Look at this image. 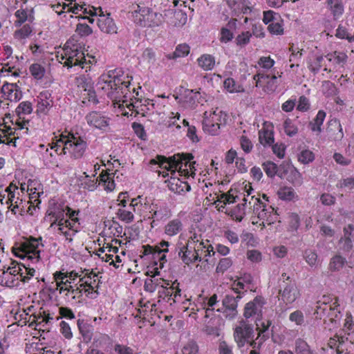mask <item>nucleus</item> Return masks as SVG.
Listing matches in <instances>:
<instances>
[{
    "label": "nucleus",
    "instance_id": "774afa93",
    "mask_svg": "<svg viewBox=\"0 0 354 354\" xmlns=\"http://www.w3.org/2000/svg\"><path fill=\"white\" fill-rule=\"evenodd\" d=\"M268 30L271 35H282L284 33L283 20L280 18L276 21H272L268 26Z\"/></svg>",
    "mask_w": 354,
    "mask_h": 354
},
{
    "label": "nucleus",
    "instance_id": "4468645a",
    "mask_svg": "<svg viewBox=\"0 0 354 354\" xmlns=\"http://www.w3.org/2000/svg\"><path fill=\"white\" fill-rule=\"evenodd\" d=\"M227 117L222 111H205L203 121L204 131L212 136L218 134L221 126L226 123Z\"/></svg>",
    "mask_w": 354,
    "mask_h": 354
},
{
    "label": "nucleus",
    "instance_id": "7ed1b4c3",
    "mask_svg": "<svg viewBox=\"0 0 354 354\" xmlns=\"http://www.w3.org/2000/svg\"><path fill=\"white\" fill-rule=\"evenodd\" d=\"M57 58L61 64L68 68L80 66L86 72L91 70L97 62L94 56H85L84 47L74 39H68L61 50L57 52Z\"/></svg>",
    "mask_w": 354,
    "mask_h": 354
},
{
    "label": "nucleus",
    "instance_id": "393cba45",
    "mask_svg": "<svg viewBox=\"0 0 354 354\" xmlns=\"http://www.w3.org/2000/svg\"><path fill=\"white\" fill-rule=\"evenodd\" d=\"M129 207L135 214L145 218L149 215L151 203L147 201L146 198H143L142 196H138L131 200Z\"/></svg>",
    "mask_w": 354,
    "mask_h": 354
},
{
    "label": "nucleus",
    "instance_id": "864d4df0",
    "mask_svg": "<svg viewBox=\"0 0 354 354\" xmlns=\"http://www.w3.org/2000/svg\"><path fill=\"white\" fill-rule=\"evenodd\" d=\"M344 337L336 335L329 339L328 345L330 348H335L337 354H342L344 352Z\"/></svg>",
    "mask_w": 354,
    "mask_h": 354
},
{
    "label": "nucleus",
    "instance_id": "338daca9",
    "mask_svg": "<svg viewBox=\"0 0 354 354\" xmlns=\"http://www.w3.org/2000/svg\"><path fill=\"white\" fill-rule=\"evenodd\" d=\"M97 179L95 177L90 178L88 176H86L82 180L80 185V187L84 189L88 190L89 192L94 191L97 185Z\"/></svg>",
    "mask_w": 354,
    "mask_h": 354
},
{
    "label": "nucleus",
    "instance_id": "7c9ffc66",
    "mask_svg": "<svg viewBox=\"0 0 354 354\" xmlns=\"http://www.w3.org/2000/svg\"><path fill=\"white\" fill-rule=\"evenodd\" d=\"M263 305V298L261 296L254 297L252 301L246 304L244 308V317L247 319L250 318L261 312Z\"/></svg>",
    "mask_w": 354,
    "mask_h": 354
},
{
    "label": "nucleus",
    "instance_id": "cd10ccee",
    "mask_svg": "<svg viewBox=\"0 0 354 354\" xmlns=\"http://www.w3.org/2000/svg\"><path fill=\"white\" fill-rule=\"evenodd\" d=\"M171 216V211L166 204L151 203L149 218H154L155 221H163Z\"/></svg>",
    "mask_w": 354,
    "mask_h": 354
},
{
    "label": "nucleus",
    "instance_id": "2f4dec72",
    "mask_svg": "<svg viewBox=\"0 0 354 354\" xmlns=\"http://www.w3.org/2000/svg\"><path fill=\"white\" fill-rule=\"evenodd\" d=\"M50 94L48 91L41 92L37 96V113L47 114L53 106V100L50 99Z\"/></svg>",
    "mask_w": 354,
    "mask_h": 354
},
{
    "label": "nucleus",
    "instance_id": "72a5a7b5",
    "mask_svg": "<svg viewBox=\"0 0 354 354\" xmlns=\"http://www.w3.org/2000/svg\"><path fill=\"white\" fill-rule=\"evenodd\" d=\"M259 140L264 147L271 146L274 141L273 127L264 123L259 131Z\"/></svg>",
    "mask_w": 354,
    "mask_h": 354
},
{
    "label": "nucleus",
    "instance_id": "f257e3e1",
    "mask_svg": "<svg viewBox=\"0 0 354 354\" xmlns=\"http://www.w3.org/2000/svg\"><path fill=\"white\" fill-rule=\"evenodd\" d=\"M101 80L103 82L102 88L107 91V96L115 108L127 107L132 113L135 112V115L142 116H146L153 109L151 100L138 97V92L136 88H131L132 77L121 69L109 71L101 77Z\"/></svg>",
    "mask_w": 354,
    "mask_h": 354
},
{
    "label": "nucleus",
    "instance_id": "c9c22d12",
    "mask_svg": "<svg viewBox=\"0 0 354 354\" xmlns=\"http://www.w3.org/2000/svg\"><path fill=\"white\" fill-rule=\"evenodd\" d=\"M74 83L77 87V92H87V94L90 95V93L93 89V84L92 80L88 75H80L77 76L75 79Z\"/></svg>",
    "mask_w": 354,
    "mask_h": 354
},
{
    "label": "nucleus",
    "instance_id": "052dcab7",
    "mask_svg": "<svg viewBox=\"0 0 354 354\" xmlns=\"http://www.w3.org/2000/svg\"><path fill=\"white\" fill-rule=\"evenodd\" d=\"M57 156L59 154L55 153V151L50 148L47 147L44 154L45 165L48 167H58V161Z\"/></svg>",
    "mask_w": 354,
    "mask_h": 354
},
{
    "label": "nucleus",
    "instance_id": "bf43d9fd",
    "mask_svg": "<svg viewBox=\"0 0 354 354\" xmlns=\"http://www.w3.org/2000/svg\"><path fill=\"white\" fill-rule=\"evenodd\" d=\"M322 91L324 95L326 97L335 96L338 93V88L335 84L329 80L322 82Z\"/></svg>",
    "mask_w": 354,
    "mask_h": 354
},
{
    "label": "nucleus",
    "instance_id": "4d7b16f0",
    "mask_svg": "<svg viewBox=\"0 0 354 354\" xmlns=\"http://www.w3.org/2000/svg\"><path fill=\"white\" fill-rule=\"evenodd\" d=\"M133 210L127 208H118L116 212L117 218L126 223H131L134 221Z\"/></svg>",
    "mask_w": 354,
    "mask_h": 354
},
{
    "label": "nucleus",
    "instance_id": "473e14b6",
    "mask_svg": "<svg viewBox=\"0 0 354 354\" xmlns=\"http://www.w3.org/2000/svg\"><path fill=\"white\" fill-rule=\"evenodd\" d=\"M77 326L84 343H89L93 336L94 327L84 319L77 321Z\"/></svg>",
    "mask_w": 354,
    "mask_h": 354
},
{
    "label": "nucleus",
    "instance_id": "ea45409f",
    "mask_svg": "<svg viewBox=\"0 0 354 354\" xmlns=\"http://www.w3.org/2000/svg\"><path fill=\"white\" fill-rule=\"evenodd\" d=\"M167 282L171 283L173 281L165 280L162 278L147 279L145 281L144 289L147 292H153L156 290L157 288L160 286V289L158 291V295H159V291L162 289V286H166ZM161 300L163 301V299L160 298L158 296V302H160Z\"/></svg>",
    "mask_w": 354,
    "mask_h": 354
},
{
    "label": "nucleus",
    "instance_id": "ddd939ff",
    "mask_svg": "<svg viewBox=\"0 0 354 354\" xmlns=\"http://www.w3.org/2000/svg\"><path fill=\"white\" fill-rule=\"evenodd\" d=\"M189 246V243H186L179 248L178 251L179 257L187 265L203 260L208 261L207 257L213 255L208 248H200L194 245L190 248Z\"/></svg>",
    "mask_w": 354,
    "mask_h": 354
},
{
    "label": "nucleus",
    "instance_id": "a19ab883",
    "mask_svg": "<svg viewBox=\"0 0 354 354\" xmlns=\"http://www.w3.org/2000/svg\"><path fill=\"white\" fill-rule=\"evenodd\" d=\"M183 224L180 218L170 220L164 227V232L169 236H174L183 230Z\"/></svg>",
    "mask_w": 354,
    "mask_h": 354
},
{
    "label": "nucleus",
    "instance_id": "9d476101",
    "mask_svg": "<svg viewBox=\"0 0 354 354\" xmlns=\"http://www.w3.org/2000/svg\"><path fill=\"white\" fill-rule=\"evenodd\" d=\"M279 281H282L279 290V301L286 305L292 304L301 296L300 290L295 281L286 273L281 274Z\"/></svg>",
    "mask_w": 354,
    "mask_h": 354
},
{
    "label": "nucleus",
    "instance_id": "20e7f679",
    "mask_svg": "<svg viewBox=\"0 0 354 354\" xmlns=\"http://www.w3.org/2000/svg\"><path fill=\"white\" fill-rule=\"evenodd\" d=\"M315 315L316 319L324 321L325 328L328 330L337 327L342 317L339 297L334 295H323L317 302Z\"/></svg>",
    "mask_w": 354,
    "mask_h": 354
},
{
    "label": "nucleus",
    "instance_id": "aec40b11",
    "mask_svg": "<svg viewBox=\"0 0 354 354\" xmlns=\"http://www.w3.org/2000/svg\"><path fill=\"white\" fill-rule=\"evenodd\" d=\"M135 318L140 319V322H147L150 325L155 323L154 317L158 316L156 309V304L147 301L142 304V301H140V307L136 309V313L133 314Z\"/></svg>",
    "mask_w": 354,
    "mask_h": 354
},
{
    "label": "nucleus",
    "instance_id": "0eeeda50",
    "mask_svg": "<svg viewBox=\"0 0 354 354\" xmlns=\"http://www.w3.org/2000/svg\"><path fill=\"white\" fill-rule=\"evenodd\" d=\"M60 141L64 143L61 153L68 155L72 160H80L86 154L88 149V142L86 133L75 129L62 133Z\"/></svg>",
    "mask_w": 354,
    "mask_h": 354
},
{
    "label": "nucleus",
    "instance_id": "a18cd8bd",
    "mask_svg": "<svg viewBox=\"0 0 354 354\" xmlns=\"http://www.w3.org/2000/svg\"><path fill=\"white\" fill-rule=\"evenodd\" d=\"M326 113L324 110H319L315 118L309 122V127L313 132L320 133L322 131V125L325 120Z\"/></svg>",
    "mask_w": 354,
    "mask_h": 354
},
{
    "label": "nucleus",
    "instance_id": "2eb2a0df",
    "mask_svg": "<svg viewBox=\"0 0 354 354\" xmlns=\"http://www.w3.org/2000/svg\"><path fill=\"white\" fill-rule=\"evenodd\" d=\"M18 118L15 121L17 128H12L5 125V129H0V143L16 147V140L19 136L17 131L25 129L24 133H28V129L26 127L28 123V120H25L21 115H17Z\"/></svg>",
    "mask_w": 354,
    "mask_h": 354
},
{
    "label": "nucleus",
    "instance_id": "f704fd0d",
    "mask_svg": "<svg viewBox=\"0 0 354 354\" xmlns=\"http://www.w3.org/2000/svg\"><path fill=\"white\" fill-rule=\"evenodd\" d=\"M326 57L329 62L332 63L335 68H343L348 59L346 53L337 50L328 53Z\"/></svg>",
    "mask_w": 354,
    "mask_h": 354
},
{
    "label": "nucleus",
    "instance_id": "39448f33",
    "mask_svg": "<svg viewBox=\"0 0 354 354\" xmlns=\"http://www.w3.org/2000/svg\"><path fill=\"white\" fill-rule=\"evenodd\" d=\"M240 195H243V201H248L250 209H252L253 213L257 216L260 221H262L263 225H271L278 221V214L277 210L271 205H266L263 203L260 198L252 195L254 189L251 184H245Z\"/></svg>",
    "mask_w": 354,
    "mask_h": 354
},
{
    "label": "nucleus",
    "instance_id": "603ef678",
    "mask_svg": "<svg viewBox=\"0 0 354 354\" xmlns=\"http://www.w3.org/2000/svg\"><path fill=\"white\" fill-rule=\"evenodd\" d=\"M100 181L104 190L107 192H110L114 190L115 184L113 180V174L109 173H102L100 174Z\"/></svg>",
    "mask_w": 354,
    "mask_h": 354
},
{
    "label": "nucleus",
    "instance_id": "4c0bfd02",
    "mask_svg": "<svg viewBox=\"0 0 354 354\" xmlns=\"http://www.w3.org/2000/svg\"><path fill=\"white\" fill-rule=\"evenodd\" d=\"M32 321H31L32 326L35 324L36 326L42 325L50 323L53 319V315L49 313L48 310H45L42 308L39 309L38 313H32Z\"/></svg>",
    "mask_w": 354,
    "mask_h": 354
},
{
    "label": "nucleus",
    "instance_id": "6e6552de",
    "mask_svg": "<svg viewBox=\"0 0 354 354\" xmlns=\"http://www.w3.org/2000/svg\"><path fill=\"white\" fill-rule=\"evenodd\" d=\"M159 297L169 305L181 303L182 309L187 313L186 315L194 319L197 318L198 311L196 310V306L194 300L192 301L190 299L183 300L180 283L177 280L174 281L171 283L167 282L166 286H162L159 291Z\"/></svg>",
    "mask_w": 354,
    "mask_h": 354
},
{
    "label": "nucleus",
    "instance_id": "6ab92c4d",
    "mask_svg": "<svg viewBox=\"0 0 354 354\" xmlns=\"http://www.w3.org/2000/svg\"><path fill=\"white\" fill-rule=\"evenodd\" d=\"M53 279L56 283V289L59 290V294L65 292L66 296L69 294L73 295V298L78 296L80 290L77 283L75 286L71 285V281L67 279V276L62 271H56L53 274Z\"/></svg>",
    "mask_w": 354,
    "mask_h": 354
},
{
    "label": "nucleus",
    "instance_id": "a878e982",
    "mask_svg": "<svg viewBox=\"0 0 354 354\" xmlns=\"http://www.w3.org/2000/svg\"><path fill=\"white\" fill-rule=\"evenodd\" d=\"M1 92L2 97L10 102H18L22 97L21 88L17 84L5 82L1 86Z\"/></svg>",
    "mask_w": 354,
    "mask_h": 354
},
{
    "label": "nucleus",
    "instance_id": "8fccbe9b",
    "mask_svg": "<svg viewBox=\"0 0 354 354\" xmlns=\"http://www.w3.org/2000/svg\"><path fill=\"white\" fill-rule=\"evenodd\" d=\"M34 307L30 306L28 307L26 309H23L21 311H19L16 313L15 319H17L19 318V322H21V324L26 325L29 324V326H32L31 321H32V313L30 314Z\"/></svg>",
    "mask_w": 354,
    "mask_h": 354
},
{
    "label": "nucleus",
    "instance_id": "a211bd4d",
    "mask_svg": "<svg viewBox=\"0 0 354 354\" xmlns=\"http://www.w3.org/2000/svg\"><path fill=\"white\" fill-rule=\"evenodd\" d=\"M6 200L5 204L8 206V209H10L14 214H16V209H20L23 210L24 205H23L22 195L20 194L19 188L15 183H11L6 188Z\"/></svg>",
    "mask_w": 354,
    "mask_h": 354
},
{
    "label": "nucleus",
    "instance_id": "c756f323",
    "mask_svg": "<svg viewBox=\"0 0 354 354\" xmlns=\"http://www.w3.org/2000/svg\"><path fill=\"white\" fill-rule=\"evenodd\" d=\"M242 297L241 295L234 297L231 295H226L223 300V305L225 307L224 313L227 317L234 318L237 314L238 301Z\"/></svg>",
    "mask_w": 354,
    "mask_h": 354
},
{
    "label": "nucleus",
    "instance_id": "37998d69",
    "mask_svg": "<svg viewBox=\"0 0 354 354\" xmlns=\"http://www.w3.org/2000/svg\"><path fill=\"white\" fill-rule=\"evenodd\" d=\"M236 19L230 20L226 27H222L219 32V41L221 43L227 44L234 38V33L230 29L236 26Z\"/></svg>",
    "mask_w": 354,
    "mask_h": 354
},
{
    "label": "nucleus",
    "instance_id": "5701e85b",
    "mask_svg": "<svg viewBox=\"0 0 354 354\" xmlns=\"http://www.w3.org/2000/svg\"><path fill=\"white\" fill-rule=\"evenodd\" d=\"M326 131L330 141L339 142L344 136L341 122L336 118H331L328 121Z\"/></svg>",
    "mask_w": 354,
    "mask_h": 354
},
{
    "label": "nucleus",
    "instance_id": "79ce46f5",
    "mask_svg": "<svg viewBox=\"0 0 354 354\" xmlns=\"http://www.w3.org/2000/svg\"><path fill=\"white\" fill-rule=\"evenodd\" d=\"M66 207V205L64 203H54L50 205L46 212V216L49 218V221L52 219L65 217Z\"/></svg>",
    "mask_w": 354,
    "mask_h": 354
},
{
    "label": "nucleus",
    "instance_id": "3c124183",
    "mask_svg": "<svg viewBox=\"0 0 354 354\" xmlns=\"http://www.w3.org/2000/svg\"><path fill=\"white\" fill-rule=\"evenodd\" d=\"M278 197L286 201H292L297 198V195L294 189L290 187H282L277 191Z\"/></svg>",
    "mask_w": 354,
    "mask_h": 354
},
{
    "label": "nucleus",
    "instance_id": "680f3d73",
    "mask_svg": "<svg viewBox=\"0 0 354 354\" xmlns=\"http://www.w3.org/2000/svg\"><path fill=\"white\" fill-rule=\"evenodd\" d=\"M296 354H317L312 350L306 341L298 339L295 342Z\"/></svg>",
    "mask_w": 354,
    "mask_h": 354
},
{
    "label": "nucleus",
    "instance_id": "0e129e2a",
    "mask_svg": "<svg viewBox=\"0 0 354 354\" xmlns=\"http://www.w3.org/2000/svg\"><path fill=\"white\" fill-rule=\"evenodd\" d=\"M29 71L31 75L37 80H41L46 73L45 68L37 63L31 64L29 67Z\"/></svg>",
    "mask_w": 354,
    "mask_h": 354
},
{
    "label": "nucleus",
    "instance_id": "49530a36",
    "mask_svg": "<svg viewBox=\"0 0 354 354\" xmlns=\"http://www.w3.org/2000/svg\"><path fill=\"white\" fill-rule=\"evenodd\" d=\"M239 197L240 196L236 189H230L227 193L219 194L217 197V202L223 203V205L231 204L239 200Z\"/></svg>",
    "mask_w": 354,
    "mask_h": 354
},
{
    "label": "nucleus",
    "instance_id": "f03ea898",
    "mask_svg": "<svg viewBox=\"0 0 354 354\" xmlns=\"http://www.w3.org/2000/svg\"><path fill=\"white\" fill-rule=\"evenodd\" d=\"M193 159L194 156L192 153H178L169 158L157 155L155 158L150 160L149 165L164 169L165 171H156L159 176L162 175L165 178L169 176V171H170V178L166 181L169 189L176 194H184L190 190L191 187L187 181L180 179L178 176L185 178L189 176L194 178L196 169Z\"/></svg>",
    "mask_w": 354,
    "mask_h": 354
},
{
    "label": "nucleus",
    "instance_id": "5fc2aeb1",
    "mask_svg": "<svg viewBox=\"0 0 354 354\" xmlns=\"http://www.w3.org/2000/svg\"><path fill=\"white\" fill-rule=\"evenodd\" d=\"M223 86L230 93L244 92L243 86L236 83L232 77H228L224 80Z\"/></svg>",
    "mask_w": 354,
    "mask_h": 354
},
{
    "label": "nucleus",
    "instance_id": "b1692460",
    "mask_svg": "<svg viewBox=\"0 0 354 354\" xmlns=\"http://www.w3.org/2000/svg\"><path fill=\"white\" fill-rule=\"evenodd\" d=\"M95 13H91V15H99L97 20V26L101 31L107 34H113L117 32V26L112 18L110 17V13L105 15L103 14L102 8H99V13L97 10L93 8Z\"/></svg>",
    "mask_w": 354,
    "mask_h": 354
},
{
    "label": "nucleus",
    "instance_id": "1a4fd4ad",
    "mask_svg": "<svg viewBox=\"0 0 354 354\" xmlns=\"http://www.w3.org/2000/svg\"><path fill=\"white\" fill-rule=\"evenodd\" d=\"M131 17L135 24L142 27H157L162 24V21L161 14L140 5H137L136 9L131 12Z\"/></svg>",
    "mask_w": 354,
    "mask_h": 354
},
{
    "label": "nucleus",
    "instance_id": "4be33fe9",
    "mask_svg": "<svg viewBox=\"0 0 354 354\" xmlns=\"http://www.w3.org/2000/svg\"><path fill=\"white\" fill-rule=\"evenodd\" d=\"M85 119L88 126L100 130H105L109 125V118L100 111L89 112Z\"/></svg>",
    "mask_w": 354,
    "mask_h": 354
},
{
    "label": "nucleus",
    "instance_id": "f8f14e48",
    "mask_svg": "<svg viewBox=\"0 0 354 354\" xmlns=\"http://www.w3.org/2000/svg\"><path fill=\"white\" fill-rule=\"evenodd\" d=\"M41 238L36 239L30 236L28 239H25L23 241L19 243L18 245L15 248L19 251V253H16L18 256L23 257H27L32 262H38L40 259L41 247H43L41 243Z\"/></svg>",
    "mask_w": 354,
    "mask_h": 354
},
{
    "label": "nucleus",
    "instance_id": "58836bf2",
    "mask_svg": "<svg viewBox=\"0 0 354 354\" xmlns=\"http://www.w3.org/2000/svg\"><path fill=\"white\" fill-rule=\"evenodd\" d=\"M326 3L334 19H338L344 14V3L343 0H326Z\"/></svg>",
    "mask_w": 354,
    "mask_h": 354
},
{
    "label": "nucleus",
    "instance_id": "412c9836",
    "mask_svg": "<svg viewBox=\"0 0 354 354\" xmlns=\"http://www.w3.org/2000/svg\"><path fill=\"white\" fill-rule=\"evenodd\" d=\"M169 243L168 241H162L159 245L151 246L150 245H142V254L145 256L151 254L153 258H158L160 261V266L162 267L163 263L166 261V255L165 253L167 252Z\"/></svg>",
    "mask_w": 354,
    "mask_h": 354
},
{
    "label": "nucleus",
    "instance_id": "6e6d98bb",
    "mask_svg": "<svg viewBox=\"0 0 354 354\" xmlns=\"http://www.w3.org/2000/svg\"><path fill=\"white\" fill-rule=\"evenodd\" d=\"M346 263V260L341 255H335L330 259L328 269L331 272L339 271Z\"/></svg>",
    "mask_w": 354,
    "mask_h": 354
},
{
    "label": "nucleus",
    "instance_id": "e433bc0d",
    "mask_svg": "<svg viewBox=\"0 0 354 354\" xmlns=\"http://www.w3.org/2000/svg\"><path fill=\"white\" fill-rule=\"evenodd\" d=\"M199 95L200 93L198 91L186 89L183 94H181L180 97H176V99H179V102H182L184 106L192 108L195 106Z\"/></svg>",
    "mask_w": 354,
    "mask_h": 354
},
{
    "label": "nucleus",
    "instance_id": "de8ad7c7",
    "mask_svg": "<svg viewBox=\"0 0 354 354\" xmlns=\"http://www.w3.org/2000/svg\"><path fill=\"white\" fill-rule=\"evenodd\" d=\"M189 52H190L189 46L188 44L184 43V44H178L176 47L174 52H173L171 53L167 54L165 55V57L168 59H175L178 57H184L188 55Z\"/></svg>",
    "mask_w": 354,
    "mask_h": 354
},
{
    "label": "nucleus",
    "instance_id": "13d9d810",
    "mask_svg": "<svg viewBox=\"0 0 354 354\" xmlns=\"http://www.w3.org/2000/svg\"><path fill=\"white\" fill-rule=\"evenodd\" d=\"M228 5L235 11H240L243 14L250 13L251 8L245 4V0H227Z\"/></svg>",
    "mask_w": 354,
    "mask_h": 354
},
{
    "label": "nucleus",
    "instance_id": "dca6fc26",
    "mask_svg": "<svg viewBox=\"0 0 354 354\" xmlns=\"http://www.w3.org/2000/svg\"><path fill=\"white\" fill-rule=\"evenodd\" d=\"M254 330L252 325L241 322L236 326L234 332V341L239 348L243 347L246 344L250 343V346L255 348L257 344L256 341L252 340Z\"/></svg>",
    "mask_w": 354,
    "mask_h": 354
},
{
    "label": "nucleus",
    "instance_id": "f3484780",
    "mask_svg": "<svg viewBox=\"0 0 354 354\" xmlns=\"http://www.w3.org/2000/svg\"><path fill=\"white\" fill-rule=\"evenodd\" d=\"M282 73L277 71L272 74L259 72L254 75L253 80L256 82L257 87H262L264 92L272 93L275 91L277 84V80L281 77Z\"/></svg>",
    "mask_w": 354,
    "mask_h": 354
},
{
    "label": "nucleus",
    "instance_id": "bb28decb",
    "mask_svg": "<svg viewBox=\"0 0 354 354\" xmlns=\"http://www.w3.org/2000/svg\"><path fill=\"white\" fill-rule=\"evenodd\" d=\"M187 243H189V247L191 248L192 245H196V248H208V249L210 250V251L212 252V254H215V252L214 251V248L211 245L209 240L203 239L202 238V234L199 232H197L196 229L191 228L189 230V236L187 241Z\"/></svg>",
    "mask_w": 354,
    "mask_h": 354
},
{
    "label": "nucleus",
    "instance_id": "423d86ee",
    "mask_svg": "<svg viewBox=\"0 0 354 354\" xmlns=\"http://www.w3.org/2000/svg\"><path fill=\"white\" fill-rule=\"evenodd\" d=\"M9 263H4L1 277V283H4L8 287H17L21 282L26 283L35 275V270L32 268L26 267L24 264L18 263L11 259Z\"/></svg>",
    "mask_w": 354,
    "mask_h": 354
},
{
    "label": "nucleus",
    "instance_id": "c85d7f7f",
    "mask_svg": "<svg viewBox=\"0 0 354 354\" xmlns=\"http://www.w3.org/2000/svg\"><path fill=\"white\" fill-rule=\"evenodd\" d=\"M32 28L29 24H24L13 33L12 44L18 48H21L26 43L27 39L31 35Z\"/></svg>",
    "mask_w": 354,
    "mask_h": 354
},
{
    "label": "nucleus",
    "instance_id": "69168bd1",
    "mask_svg": "<svg viewBox=\"0 0 354 354\" xmlns=\"http://www.w3.org/2000/svg\"><path fill=\"white\" fill-rule=\"evenodd\" d=\"M251 37L250 31H243L235 37L234 42L237 46L244 48L250 42Z\"/></svg>",
    "mask_w": 354,
    "mask_h": 354
},
{
    "label": "nucleus",
    "instance_id": "c03bdc74",
    "mask_svg": "<svg viewBox=\"0 0 354 354\" xmlns=\"http://www.w3.org/2000/svg\"><path fill=\"white\" fill-rule=\"evenodd\" d=\"M242 201L244 202L241 204H238L234 208L230 209L227 210V214L232 217L233 220L236 221H241L245 214V209L248 207L250 209L248 201L245 202L243 201V198Z\"/></svg>",
    "mask_w": 354,
    "mask_h": 354
},
{
    "label": "nucleus",
    "instance_id": "09e8293b",
    "mask_svg": "<svg viewBox=\"0 0 354 354\" xmlns=\"http://www.w3.org/2000/svg\"><path fill=\"white\" fill-rule=\"evenodd\" d=\"M197 62L204 71H211L215 65V58L211 55L204 54L197 59Z\"/></svg>",
    "mask_w": 354,
    "mask_h": 354
},
{
    "label": "nucleus",
    "instance_id": "e2e57ef3",
    "mask_svg": "<svg viewBox=\"0 0 354 354\" xmlns=\"http://www.w3.org/2000/svg\"><path fill=\"white\" fill-rule=\"evenodd\" d=\"M315 158V153L308 149L301 150L297 155L298 161L304 165H308L313 162Z\"/></svg>",
    "mask_w": 354,
    "mask_h": 354
},
{
    "label": "nucleus",
    "instance_id": "9b49d317",
    "mask_svg": "<svg viewBox=\"0 0 354 354\" xmlns=\"http://www.w3.org/2000/svg\"><path fill=\"white\" fill-rule=\"evenodd\" d=\"M82 276L77 282L80 293L78 297L83 293L90 298H95L98 295L97 290L100 286L98 274L93 270H84L82 271Z\"/></svg>",
    "mask_w": 354,
    "mask_h": 354
}]
</instances>
